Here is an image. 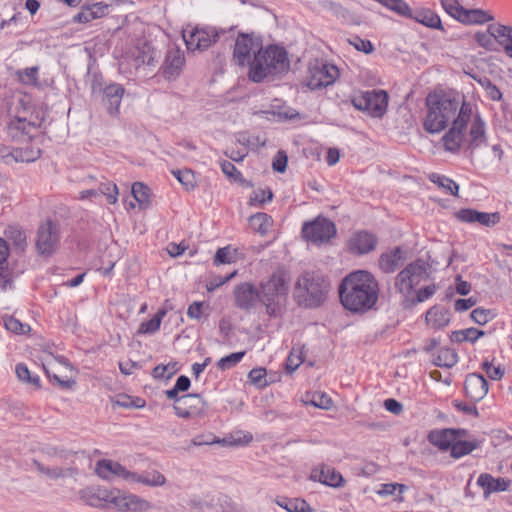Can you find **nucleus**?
Listing matches in <instances>:
<instances>
[{
	"label": "nucleus",
	"mask_w": 512,
	"mask_h": 512,
	"mask_svg": "<svg viewBox=\"0 0 512 512\" xmlns=\"http://www.w3.org/2000/svg\"><path fill=\"white\" fill-rule=\"evenodd\" d=\"M42 118L27 119L26 116L17 115L8 124V135L15 142L23 146L14 148L8 154H3L6 163L11 162H34L41 156L39 146L41 135Z\"/></svg>",
	"instance_id": "obj_1"
},
{
	"label": "nucleus",
	"mask_w": 512,
	"mask_h": 512,
	"mask_svg": "<svg viewBox=\"0 0 512 512\" xmlns=\"http://www.w3.org/2000/svg\"><path fill=\"white\" fill-rule=\"evenodd\" d=\"M378 283L374 276L363 270L347 275L339 286V297L343 307L351 312L370 310L378 299Z\"/></svg>",
	"instance_id": "obj_2"
},
{
	"label": "nucleus",
	"mask_w": 512,
	"mask_h": 512,
	"mask_svg": "<svg viewBox=\"0 0 512 512\" xmlns=\"http://www.w3.org/2000/svg\"><path fill=\"white\" fill-rule=\"evenodd\" d=\"M290 62L285 49L270 45L260 49L250 64L248 77L251 81L259 83L266 77L287 72Z\"/></svg>",
	"instance_id": "obj_3"
},
{
	"label": "nucleus",
	"mask_w": 512,
	"mask_h": 512,
	"mask_svg": "<svg viewBox=\"0 0 512 512\" xmlns=\"http://www.w3.org/2000/svg\"><path fill=\"white\" fill-rule=\"evenodd\" d=\"M462 102L455 98L437 93L429 94L426 98L427 114L423 127L428 133L434 134L443 131L448 123L455 119Z\"/></svg>",
	"instance_id": "obj_4"
},
{
	"label": "nucleus",
	"mask_w": 512,
	"mask_h": 512,
	"mask_svg": "<svg viewBox=\"0 0 512 512\" xmlns=\"http://www.w3.org/2000/svg\"><path fill=\"white\" fill-rule=\"evenodd\" d=\"M290 279L284 269H276L259 284L260 302L270 316L278 315L287 302Z\"/></svg>",
	"instance_id": "obj_5"
},
{
	"label": "nucleus",
	"mask_w": 512,
	"mask_h": 512,
	"mask_svg": "<svg viewBox=\"0 0 512 512\" xmlns=\"http://www.w3.org/2000/svg\"><path fill=\"white\" fill-rule=\"evenodd\" d=\"M328 283L314 272L302 273L295 283V298L299 305L317 307L326 298Z\"/></svg>",
	"instance_id": "obj_6"
},
{
	"label": "nucleus",
	"mask_w": 512,
	"mask_h": 512,
	"mask_svg": "<svg viewBox=\"0 0 512 512\" xmlns=\"http://www.w3.org/2000/svg\"><path fill=\"white\" fill-rule=\"evenodd\" d=\"M471 116V105L463 101L452 126L442 137V143L447 152L456 153L459 151L464 138V130Z\"/></svg>",
	"instance_id": "obj_7"
},
{
	"label": "nucleus",
	"mask_w": 512,
	"mask_h": 512,
	"mask_svg": "<svg viewBox=\"0 0 512 512\" xmlns=\"http://www.w3.org/2000/svg\"><path fill=\"white\" fill-rule=\"evenodd\" d=\"M339 75L337 66L315 60L308 65L305 83L311 90L320 89L332 85Z\"/></svg>",
	"instance_id": "obj_8"
},
{
	"label": "nucleus",
	"mask_w": 512,
	"mask_h": 512,
	"mask_svg": "<svg viewBox=\"0 0 512 512\" xmlns=\"http://www.w3.org/2000/svg\"><path fill=\"white\" fill-rule=\"evenodd\" d=\"M389 96L384 90L365 91L352 98L353 106L366 111L375 118L382 117L387 110Z\"/></svg>",
	"instance_id": "obj_9"
},
{
	"label": "nucleus",
	"mask_w": 512,
	"mask_h": 512,
	"mask_svg": "<svg viewBox=\"0 0 512 512\" xmlns=\"http://www.w3.org/2000/svg\"><path fill=\"white\" fill-rule=\"evenodd\" d=\"M42 366L47 376L55 380L60 387L71 389L75 385L74 369L64 358H56L52 354H47L43 358Z\"/></svg>",
	"instance_id": "obj_10"
},
{
	"label": "nucleus",
	"mask_w": 512,
	"mask_h": 512,
	"mask_svg": "<svg viewBox=\"0 0 512 512\" xmlns=\"http://www.w3.org/2000/svg\"><path fill=\"white\" fill-rule=\"evenodd\" d=\"M335 224L325 217L318 216L302 226V237L312 244L322 245L328 243L336 235Z\"/></svg>",
	"instance_id": "obj_11"
},
{
	"label": "nucleus",
	"mask_w": 512,
	"mask_h": 512,
	"mask_svg": "<svg viewBox=\"0 0 512 512\" xmlns=\"http://www.w3.org/2000/svg\"><path fill=\"white\" fill-rule=\"evenodd\" d=\"M427 277L426 265L418 260L407 265L399 272L395 279V288L404 297H408L413 292L415 286Z\"/></svg>",
	"instance_id": "obj_12"
},
{
	"label": "nucleus",
	"mask_w": 512,
	"mask_h": 512,
	"mask_svg": "<svg viewBox=\"0 0 512 512\" xmlns=\"http://www.w3.org/2000/svg\"><path fill=\"white\" fill-rule=\"evenodd\" d=\"M444 10L464 24H484L493 20V16L482 9H465L457 0H442Z\"/></svg>",
	"instance_id": "obj_13"
},
{
	"label": "nucleus",
	"mask_w": 512,
	"mask_h": 512,
	"mask_svg": "<svg viewBox=\"0 0 512 512\" xmlns=\"http://www.w3.org/2000/svg\"><path fill=\"white\" fill-rule=\"evenodd\" d=\"M176 415L183 419H196L206 414L205 401L197 394H187L177 398L174 405Z\"/></svg>",
	"instance_id": "obj_14"
},
{
	"label": "nucleus",
	"mask_w": 512,
	"mask_h": 512,
	"mask_svg": "<svg viewBox=\"0 0 512 512\" xmlns=\"http://www.w3.org/2000/svg\"><path fill=\"white\" fill-rule=\"evenodd\" d=\"M218 37L219 33L213 27H196L189 32H183L184 41L190 51H204L214 44Z\"/></svg>",
	"instance_id": "obj_15"
},
{
	"label": "nucleus",
	"mask_w": 512,
	"mask_h": 512,
	"mask_svg": "<svg viewBox=\"0 0 512 512\" xmlns=\"http://www.w3.org/2000/svg\"><path fill=\"white\" fill-rule=\"evenodd\" d=\"M59 230L55 223L46 221L37 232L36 247L41 255H51L59 243Z\"/></svg>",
	"instance_id": "obj_16"
},
{
	"label": "nucleus",
	"mask_w": 512,
	"mask_h": 512,
	"mask_svg": "<svg viewBox=\"0 0 512 512\" xmlns=\"http://www.w3.org/2000/svg\"><path fill=\"white\" fill-rule=\"evenodd\" d=\"M234 304L241 310H251L260 302V293L253 284L249 282L240 283L233 291Z\"/></svg>",
	"instance_id": "obj_17"
},
{
	"label": "nucleus",
	"mask_w": 512,
	"mask_h": 512,
	"mask_svg": "<svg viewBox=\"0 0 512 512\" xmlns=\"http://www.w3.org/2000/svg\"><path fill=\"white\" fill-rule=\"evenodd\" d=\"M456 218L464 223H479L485 227H494L500 222L501 216L499 212L487 213L479 212L471 208L460 209L455 214Z\"/></svg>",
	"instance_id": "obj_18"
},
{
	"label": "nucleus",
	"mask_w": 512,
	"mask_h": 512,
	"mask_svg": "<svg viewBox=\"0 0 512 512\" xmlns=\"http://www.w3.org/2000/svg\"><path fill=\"white\" fill-rule=\"evenodd\" d=\"M376 237L366 231L354 233L348 240V249L351 253L357 255L367 254L376 247Z\"/></svg>",
	"instance_id": "obj_19"
},
{
	"label": "nucleus",
	"mask_w": 512,
	"mask_h": 512,
	"mask_svg": "<svg viewBox=\"0 0 512 512\" xmlns=\"http://www.w3.org/2000/svg\"><path fill=\"white\" fill-rule=\"evenodd\" d=\"M95 472L99 477L105 480L120 478L125 481H128L130 473V471L120 463L107 459H103L97 462Z\"/></svg>",
	"instance_id": "obj_20"
},
{
	"label": "nucleus",
	"mask_w": 512,
	"mask_h": 512,
	"mask_svg": "<svg viewBox=\"0 0 512 512\" xmlns=\"http://www.w3.org/2000/svg\"><path fill=\"white\" fill-rule=\"evenodd\" d=\"M465 435L466 431L464 430L443 429L431 431L428 434V440L441 451H447L448 449H451L456 438H462Z\"/></svg>",
	"instance_id": "obj_21"
},
{
	"label": "nucleus",
	"mask_w": 512,
	"mask_h": 512,
	"mask_svg": "<svg viewBox=\"0 0 512 512\" xmlns=\"http://www.w3.org/2000/svg\"><path fill=\"white\" fill-rule=\"evenodd\" d=\"M185 64V57L181 50L178 48H170L166 54L163 74L168 80L175 79L179 76Z\"/></svg>",
	"instance_id": "obj_22"
},
{
	"label": "nucleus",
	"mask_w": 512,
	"mask_h": 512,
	"mask_svg": "<svg viewBox=\"0 0 512 512\" xmlns=\"http://www.w3.org/2000/svg\"><path fill=\"white\" fill-rule=\"evenodd\" d=\"M464 389L471 400L480 401L488 392V382L482 375L472 373L466 377Z\"/></svg>",
	"instance_id": "obj_23"
},
{
	"label": "nucleus",
	"mask_w": 512,
	"mask_h": 512,
	"mask_svg": "<svg viewBox=\"0 0 512 512\" xmlns=\"http://www.w3.org/2000/svg\"><path fill=\"white\" fill-rule=\"evenodd\" d=\"M125 93V89L120 84H110L103 90V104L106 107L107 112L116 116L119 113L122 97Z\"/></svg>",
	"instance_id": "obj_24"
},
{
	"label": "nucleus",
	"mask_w": 512,
	"mask_h": 512,
	"mask_svg": "<svg viewBox=\"0 0 512 512\" xmlns=\"http://www.w3.org/2000/svg\"><path fill=\"white\" fill-rule=\"evenodd\" d=\"M311 479L331 487H341L344 478L335 468L328 465H320L311 472Z\"/></svg>",
	"instance_id": "obj_25"
},
{
	"label": "nucleus",
	"mask_w": 512,
	"mask_h": 512,
	"mask_svg": "<svg viewBox=\"0 0 512 512\" xmlns=\"http://www.w3.org/2000/svg\"><path fill=\"white\" fill-rule=\"evenodd\" d=\"M127 482L140 483L147 487L156 488L166 484V477L157 470H148L141 473L130 471Z\"/></svg>",
	"instance_id": "obj_26"
},
{
	"label": "nucleus",
	"mask_w": 512,
	"mask_h": 512,
	"mask_svg": "<svg viewBox=\"0 0 512 512\" xmlns=\"http://www.w3.org/2000/svg\"><path fill=\"white\" fill-rule=\"evenodd\" d=\"M256 44L253 39L247 34H241L237 37L233 52L234 60L239 65H244L249 62L251 52L255 50Z\"/></svg>",
	"instance_id": "obj_27"
},
{
	"label": "nucleus",
	"mask_w": 512,
	"mask_h": 512,
	"mask_svg": "<svg viewBox=\"0 0 512 512\" xmlns=\"http://www.w3.org/2000/svg\"><path fill=\"white\" fill-rule=\"evenodd\" d=\"M477 484L483 489L484 497L490 494L508 490L510 481L505 478H494L488 473H482L478 477Z\"/></svg>",
	"instance_id": "obj_28"
},
{
	"label": "nucleus",
	"mask_w": 512,
	"mask_h": 512,
	"mask_svg": "<svg viewBox=\"0 0 512 512\" xmlns=\"http://www.w3.org/2000/svg\"><path fill=\"white\" fill-rule=\"evenodd\" d=\"M107 9L108 5L103 2L85 6L74 16V22L88 23L94 19L101 18L105 16Z\"/></svg>",
	"instance_id": "obj_29"
},
{
	"label": "nucleus",
	"mask_w": 512,
	"mask_h": 512,
	"mask_svg": "<svg viewBox=\"0 0 512 512\" xmlns=\"http://www.w3.org/2000/svg\"><path fill=\"white\" fill-rule=\"evenodd\" d=\"M9 253L7 242L0 238V288L4 291L12 287V278L8 270Z\"/></svg>",
	"instance_id": "obj_30"
},
{
	"label": "nucleus",
	"mask_w": 512,
	"mask_h": 512,
	"mask_svg": "<svg viewBox=\"0 0 512 512\" xmlns=\"http://www.w3.org/2000/svg\"><path fill=\"white\" fill-rule=\"evenodd\" d=\"M133 56L135 58L136 67L144 64L154 66L158 58L156 50L148 42L140 43L135 48Z\"/></svg>",
	"instance_id": "obj_31"
},
{
	"label": "nucleus",
	"mask_w": 512,
	"mask_h": 512,
	"mask_svg": "<svg viewBox=\"0 0 512 512\" xmlns=\"http://www.w3.org/2000/svg\"><path fill=\"white\" fill-rule=\"evenodd\" d=\"M404 261L401 248H394L383 253L379 259V266L385 273L394 272Z\"/></svg>",
	"instance_id": "obj_32"
},
{
	"label": "nucleus",
	"mask_w": 512,
	"mask_h": 512,
	"mask_svg": "<svg viewBox=\"0 0 512 512\" xmlns=\"http://www.w3.org/2000/svg\"><path fill=\"white\" fill-rule=\"evenodd\" d=\"M426 322L427 325L434 330L443 329L450 322L449 311L444 308L434 306L427 311Z\"/></svg>",
	"instance_id": "obj_33"
},
{
	"label": "nucleus",
	"mask_w": 512,
	"mask_h": 512,
	"mask_svg": "<svg viewBox=\"0 0 512 512\" xmlns=\"http://www.w3.org/2000/svg\"><path fill=\"white\" fill-rule=\"evenodd\" d=\"M249 224L254 232L265 236L273 226V219L266 213H256L250 216Z\"/></svg>",
	"instance_id": "obj_34"
},
{
	"label": "nucleus",
	"mask_w": 512,
	"mask_h": 512,
	"mask_svg": "<svg viewBox=\"0 0 512 512\" xmlns=\"http://www.w3.org/2000/svg\"><path fill=\"white\" fill-rule=\"evenodd\" d=\"M428 179L437 185L443 193L458 196L459 186L452 179L438 173H431Z\"/></svg>",
	"instance_id": "obj_35"
},
{
	"label": "nucleus",
	"mask_w": 512,
	"mask_h": 512,
	"mask_svg": "<svg viewBox=\"0 0 512 512\" xmlns=\"http://www.w3.org/2000/svg\"><path fill=\"white\" fill-rule=\"evenodd\" d=\"M106 496V502L113 505L118 512H128L130 494L118 490H109V493H102Z\"/></svg>",
	"instance_id": "obj_36"
},
{
	"label": "nucleus",
	"mask_w": 512,
	"mask_h": 512,
	"mask_svg": "<svg viewBox=\"0 0 512 512\" xmlns=\"http://www.w3.org/2000/svg\"><path fill=\"white\" fill-rule=\"evenodd\" d=\"M303 403L323 410H329L333 406V400L324 392L306 394L305 399H303Z\"/></svg>",
	"instance_id": "obj_37"
},
{
	"label": "nucleus",
	"mask_w": 512,
	"mask_h": 512,
	"mask_svg": "<svg viewBox=\"0 0 512 512\" xmlns=\"http://www.w3.org/2000/svg\"><path fill=\"white\" fill-rule=\"evenodd\" d=\"M479 446L480 441L478 440L463 441L461 440V438H456L450 449L451 456L456 459L463 457L471 453L473 450L477 449Z\"/></svg>",
	"instance_id": "obj_38"
},
{
	"label": "nucleus",
	"mask_w": 512,
	"mask_h": 512,
	"mask_svg": "<svg viewBox=\"0 0 512 512\" xmlns=\"http://www.w3.org/2000/svg\"><path fill=\"white\" fill-rule=\"evenodd\" d=\"M470 145L478 147L485 139V124L479 115H475L471 123L470 131Z\"/></svg>",
	"instance_id": "obj_39"
},
{
	"label": "nucleus",
	"mask_w": 512,
	"mask_h": 512,
	"mask_svg": "<svg viewBox=\"0 0 512 512\" xmlns=\"http://www.w3.org/2000/svg\"><path fill=\"white\" fill-rule=\"evenodd\" d=\"M494 42H497L503 49L508 45L512 39V27H507L501 24L489 25Z\"/></svg>",
	"instance_id": "obj_40"
},
{
	"label": "nucleus",
	"mask_w": 512,
	"mask_h": 512,
	"mask_svg": "<svg viewBox=\"0 0 512 512\" xmlns=\"http://www.w3.org/2000/svg\"><path fill=\"white\" fill-rule=\"evenodd\" d=\"M275 502L287 512H313L310 505L302 499H277Z\"/></svg>",
	"instance_id": "obj_41"
},
{
	"label": "nucleus",
	"mask_w": 512,
	"mask_h": 512,
	"mask_svg": "<svg viewBox=\"0 0 512 512\" xmlns=\"http://www.w3.org/2000/svg\"><path fill=\"white\" fill-rule=\"evenodd\" d=\"M102 493H109V490L100 488L95 491L85 490L83 492V498L86 503L92 507L106 508L108 507V502H106V496L102 495Z\"/></svg>",
	"instance_id": "obj_42"
},
{
	"label": "nucleus",
	"mask_w": 512,
	"mask_h": 512,
	"mask_svg": "<svg viewBox=\"0 0 512 512\" xmlns=\"http://www.w3.org/2000/svg\"><path fill=\"white\" fill-rule=\"evenodd\" d=\"M458 362L457 353L450 348H442L439 350L433 363L438 367L451 368Z\"/></svg>",
	"instance_id": "obj_43"
},
{
	"label": "nucleus",
	"mask_w": 512,
	"mask_h": 512,
	"mask_svg": "<svg viewBox=\"0 0 512 512\" xmlns=\"http://www.w3.org/2000/svg\"><path fill=\"white\" fill-rule=\"evenodd\" d=\"M407 490V486L399 483L382 484L377 490V494L382 497L394 495L395 501L403 502V493Z\"/></svg>",
	"instance_id": "obj_44"
},
{
	"label": "nucleus",
	"mask_w": 512,
	"mask_h": 512,
	"mask_svg": "<svg viewBox=\"0 0 512 512\" xmlns=\"http://www.w3.org/2000/svg\"><path fill=\"white\" fill-rule=\"evenodd\" d=\"M166 315L165 309H160L152 319L144 321L140 324L137 331L138 334H152L159 330L161 321Z\"/></svg>",
	"instance_id": "obj_45"
},
{
	"label": "nucleus",
	"mask_w": 512,
	"mask_h": 512,
	"mask_svg": "<svg viewBox=\"0 0 512 512\" xmlns=\"http://www.w3.org/2000/svg\"><path fill=\"white\" fill-rule=\"evenodd\" d=\"M131 193L134 199L138 202L140 208L145 209L149 205V188L143 183L135 182L132 185Z\"/></svg>",
	"instance_id": "obj_46"
},
{
	"label": "nucleus",
	"mask_w": 512,
	"mask_h": 512,
	"mask_svg": "<svg viewBox=\"0 0 512 512\" xmlns=\"http://www.w3.org/2000/svg\"><path fill=\"white\" fill-rule=\"evenodd\" d=\"M483 330L477 328H467L459 331H454L451 335V339L457 342L470 341L475 342L477 339L484 335Z\"/></svg>",
	"instance_id": "obj_47"
},
{
	"label": "nucleus",
	"mask_w": 512,
	"mask_h": 512,
	"mask_svg": "<svg viewBox=\"0 0 512 512\" xmlns=\"http://www.w3.org/2000/svg\"><path fill=\"white\" fill-rule=\"evenodd\" d=\"M153 509V504L145 498L130 494L128 512H148Z\"/></svg>",
	"instance_id": "obj_48"
},
{
	"label": "nucleus",
	"mask_w": 512,
	"mask_h": 512,
	"mask_svg": "<svg viewBox=\"0 0 512 512\" xmlns=\"http://www.w3.org/2000/svg\"><path fill=\"white\" fill-rule=\"evenodd\" d=\"M18 80L24 85H38V67H29L16 72Z\"/></svg>",
	"instance_id": "obj_49"
},
{
	"label": "nucleus",
	"mask_w": 512,
	"mask_h": 512,
	"mask_svg": "<svg viewBox=\"0 0 512 512\" xmlns=\"http://www.w3.org/2000/svg\"><path fill=\"white\" fill-rule=\"evenodd\" d=\"M173 174L187 191L195 188L196 179L194 173L191 170H178L174 171Z\"/></svg>",
	"instance_id": "obj_50"
},
{
	"label": "nucleus",
	"mask_w": 512,
	"mask_h": 512,
	"mask_svg": "<svg viewBox=\"0 0 512 512\" xmlns=\"http://www.w3.org/2000/svg\"><path fill=\"white\" fill-rule=\"evenodd\" d=\"M381 4L385 5L387 8L395 11L399 15L411 17L412 12L409 6L403 0H379Z\"/></svg>",
	"instance_id": "obj_51"
},
{
	"label": "nucleus",
	"mask_w": 512,
	"mask_h": 512,
	"mask_svg": "<svg viewBox=\"0 0 512 512\" xmlns=\"http://www.w3.org/2000/svg\"><path fill=\"white\" fill-rule=\"evenodd\" d=\"M79 474L78 468L74 466H54L53 481L75 479Z\"/></svg>",
	"instance_id": "obj_52"
},
{
	"label": "nucleus",
	"mask_w": 512,
	"mask_h": 512,
	"mask_svg": "<svg viewBox=\"0 0 512 512\" xmlns=\"http://www.w3.org/2000/svg\"><path fill=\"white\" fill-rule=\"evenodd\" d=\"M273 199V193L270 189H258L253 191L249 197L248 204L250 206L262 205L266 202H270Z\"/></svg>",
	"instance_id": "obj_53"
},
{
	"label": "nucleus",
	"mask_w": 512,
	"mask_h": 512,
	"mask_svg": "<svg viewBox=\"0 0 512 512\" xmlns=\"http://www.w3.org/2000/svg\"><path fill=\"white\" fill-rule=\"evenodd\" d=\"M495 316L496 315L492 310L484 308H476L471 312V319L479 325H485L494 319Z\"/></svg>",
	"instance_id": "obj_54"
},
{
	"label": "nucleus",
	"mask_w": 512,
	"mask_h": 512,
	"mask_svg": "<svg viewBox=\"0 0 512 512\" xmlns=\"http://www.w3.org/2000/svg\"><path fill=\"white\" fill-rule=\"evenodd\" d=\"M220 443H225V440H221L217 437H215L214 435L212 434H208V435H198L196 437H194L189 446L187 447V450L190 449L191 446H202V445H213V444H220Z\"/></svg>",
	"instance_id": "obj_55"
},
{
	"label": "nucleus",
	"mask_w": 512,
	"mask_h": 512,
	"mask_svg": "<svg viewBox=\"0 0 512 512\" xmlns=\"http://www.w3.org/2000/svg\"><path fill=\"white\" fill-rule=\"evenodd\" d=\"M4 324L7 330L16 334H25L30 330L29 325L22 323L14 317L6 318Z\"/></svg>",
	"instance_id": "obj_56"
},
{
	"label": "nucleus",
	"mask_w": 512,
	"mask_h": 512,
	"mask_svg": "<svg viewBox=\"0 0 512 512\" xmlns=\"http://www.w3.org/2000/svg\"><path fill=\"white\" fill-rule=\"evenodd\" d=\"M16 375L20 381L31 383L36 387H39V378L32 377L27 366L23 364H18L16 366Z\"/></svg>",
	"instance_id": "obj_57"
},
{
	"label": "nucleus",
	"mask_w": 512,
	"mask_h": 512,
	"mask_svg": "<svg viewBox=\"0 0 512 512\" xmlns=\"http://www.w3.org/2000/svg\"><path fill=\"white\" fill-rule=\"evenodd\" d=\"M222 172L230 179L234 181L243 182L242 174L237 168L229 161H222L220 163Z\"/></svg>",
	"instance_id": "obj_58"
},
{
	"label": "nucleus",
	"mask_w": 512,
	"mask_h": 512,
	"mask_svg": "<svg viewBox=\"0 0 512 512\" xmlns=\"http://www.w3.org/2000/svg\"><path fill=\"white\" fill-rule=\"evenodd\" d=\"M32 464L34 469L41 477L53 481L54 466L47 465L36 459L33 460Z\"/></svg>",
	"instance_id": "obj_59"
},
{
	"label": "nucleus",
	"mask_w": 512,
	"mask_h": 512,
	"mask_svg": "<svg viewBox=\"0 0 512 512\" xmlns=\"http://www.w3.org/2000/svg\"><path fill=\"white\" fill-rule=\"evenodd\" d=\"M99 190L103 195L106 196L107 201L110 204H115L117 202L119 192H118V188H117L116 184H113V183L102 184L100 186Z\"/></svg>",
	"instance_id": "obj_60"
},
{
	"label": "nucleus",
	"mask_w": 512,
	"mask_h": 512,
	"mask_svg": "<svg viewBox=\"0 0 512 512\" xmlns=\"http://www.w3.org/2000/svg\"><path fill=\"white\" fill-rule=\"evenodd\" d=\"M266 374L264 368H254L249 372L248 378L252 384L263 387L266 385Z\"/></svg>",
	"instance_id": "obj_61"
},
{
	"label": "nucleus",
	"mask_w": 512,
	"mask_h": 512,
	"mask_svg": "<svg viewBox=\"0 0 512 512\" xmlns=\"http://www.w3.org/2000/svg\"><path fill=\"white\" fill-rule=\"evenodd\" d=\"M245 352H236L232 353L226 357H223L219 360L218 366L221 369H227L237 364L244 356Z\"/></svg>",
	"instance_id": "obj_62"
},
{
	"label": "nucleus",
	"mask_w": 512,
	"mask_h": 512,
	"mask_svg": "<svg viewBox=\"0 0 512 512\" xmlns=\"http://www.w3.org/2000/svg\"><path fill=\"white\" fill-rule=\"evenodd\" d=\"M303 362L302 352L296 351V349H293L288 356L286 368L289 372H294L300 364Z\"/></svg>",
	"instance_id": "obj_63"
},
{
	"label": "nucleus",
	"mask_w": 512,
	"mask_h": 512,
	"mask_svg": "<svg viewBox=\"0 0 512 512\" xmlns=\"http://www.w3.org/2000/svg\"><path fill=\"white\" fill-rule=\"evenodd\" d=\"M475 39L480 46H482L488 50L495 49L494 48V44H495L494 38H493L491 32L489 31V29L487 30V32L477 33L475 35Z\"/></svg>",
	"instance_id": "obj_64"
}]
</instances>
